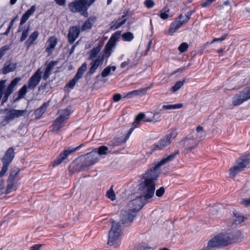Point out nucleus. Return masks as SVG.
I'll list each match as a JSON object with an SVG mask.
<instances>
[{
	"instance_id": "f704fd0d",
	"label": "nucleus",
	"mask_w": 250,
	"mask_h": 250,
	"mask_svg": "<svg viewBox=\"0 0 250 250\" xmlns=\"http://www.w3.org/2000/svg\"><path fill=\"white\" fill-rule=\"evenodd\" d=\"M29 18L30 17L25 13L22 15L21 19L20 24L18 29V32H21L22 30V25L27 21Z\"/></svg>"
},
{
	"instance_id": "f03ea898",
	"label": "nucleus",
	"mask_w": 250,
	"mask_h": 250,
	"mask_svg": "<svg viewBox=\"0 0 250 250\" xmlns=\"http://www.w3.org/2000/svg\"><path fill=\"white\" fill-rule=\"evenodd\" d=\"M239 239L238 232L229 233H221L214 236L208 243V246L205 249L210 250L211 248H222L237 242Z\"/></svg>"
},
{
	"instance_id": "7c9ffc66",
	"label": "nucleus",
	"mask_w": 250,
	"mask_h": 250,
	"mask_svg": "<svg viewBox=\"0 0 250 250\" xmlns=\"http://www.w3.org/2000/svg\"><path fill=\"white\" fill-rule=\"evenodd\" d=\"M56 63H49L46 67L44 73L43 75L42 78L44 80H46L51 74V70Z\"/></svg>"
},
{
	"instance_id": "393cba45",
	"label": "nucleus",
	"mask_w": 250,
	"mask_h": 250,
	"mask_svg": "<svg viewBox=\"0 0 250 250\" xmlns=\"http://www.w3.org/2000/svg\"><path fill=\"white\" fill-rule=\"evenodd\" d=\"M64 124L65 122L57 118L52 125V131L56 132H59Z\"/></svg>"
},
{
	"instance_id": "f3484780",
	"label": "nucleus",
	"mask_w": 250,
	"mask_h": 250,
	"mask_svg": "<svg viewBox=\"0 0 250 250\" xmlns=\"http://www.w3.org/2000/svg\"><path fill=\"white\" fill-rule=\"evenodd\" d=\"M179 154V151L177 150L172 154L167 156L166 158H164L163 159H162L160 162L157 163V164H156L154 166L152 167L151 168L154 171H159V170L158 169L160 167L168 162L172 161L175 158V157Z\"/></svg>"
},
{
	"instance_id": "864d4df0",
	"label": "nucleus",
	"mask_w": 250,
	"mask_h": 250,
	"mask_svg": "<svg viewBox=\"0 0 250 250\" xmlns=\"http://www.w3.org/2000/svg\"><path fill=\"white\" fill-rule=\"evenodd\" d=\"M126 21V19H124L121 21L118 22L116 23L113 26H111V28H113L114 30L117 29L119 28L121 26L124 24Z\"/></svg>"
},
{
	"instance_id": "7ed1b4c3",
	"label": "nucleus",
	"mask_w": 250,
	"mask_h": 250,
	"mask_svg": "<svg viewBox=\"0 0 250 250\" xmlns=\"http://www.w3.org/2000/svg\"><path fill=\"white\" fill-rule=\"evenodd\" d=\"M121 31L114 32L106 43L104 51L100 54L98 58L92 62H103L105 59L108 58L113 52V49L115 47L116 42L120 37Z\"/></svg>"
},
{
	"instance_id": "37998d69",
	"label": "nucleus",
	"mask_w": 250,
	"mask_h": 250,
	"mask_svg": "<svg viewBox=\"0 0 250 250\" xmlns=\"http://www.w3.org/2000/svg\"><path fill=\"white\" fill-rule=\"evenodd\" d=\"M194 13L193 11H190L188 12L187 14L185 15H183L182 14H181L179 17L178 19L181 20L183 17H185V20H183V22L185 24L186 22H187L190 19L191 16Z\"/></svg>"
},
{
	"instance_id": "a211bd4d",
	"label": "nucleus",
	"mask_w": 250,
	"mask_h": 250,
	"mask_svg": "<svg viewBox=\"0 0 250 250\" xmlns=\"http://www.w3.org/2000/svg\"><path fill=\"white\" fill-rule=\"evenodd\" d=\"M15 149L13 147L8 148L4 154L1 161L2 163L10 164L15 157Z\"/></svg>"
},
{
	"instance_id": "2eb2a0df",
	"label": "nucleus",
	"mask_w": 250,
	"mask_h": 250,
	"mask_svg": "<svg viewBox=\"0 0 250 250\" xmlns=\"http://www.w3.org/2000/svg\"><path fill=\"white\" fill-rule=\"evenodd\" d=\"M182 142L185 149L188 151L194 149L199 144V141H197L193 136L190 138H186L182 141Z\"/></svg>"
},
{
	"instance_id": "c756f323",
	"label": "nucleus",
	"mask_w": 250,
	"mask_h": 250,
	"mask_svg": "<svg viewBox=\"0 0 250 250\" xmlns=\"http://www.w3.org/2000/svg\"><path fill=\"white\" fill-rule=\"evenodd\" d=\"M121 36L123 41L124 42H130L132 41L134 38L133 34L131 32H126L124 33L123 34H121L120 37Z\"/></svg>"
},
{
	"instance_id": "423d86ee",
	"label": "nucleus",
	"mask_w": 250,
	"mask_h": 250,
	"mask_svg": "<svg viewBox=\"0 0 250 250\" xmlns=\"http://www.w3.org/2000/svg\"><path fill=\"white\" fill-rule=\"evenodd\" d=\"M177 134V132L175 129L169 130L164 138L152 146L153 150H158L163 149L174 140Z\"/></svg>"
},
{
	"instance_id": "6e6d98bb",
	"label": "nucleus",
	"mask_w": 250,
	"mask_h": 250,
	"mask_svg": "<svg viewBox=\"0 0 250 250\" xmlns=\"http://www.w3.org/2000/svg\"><path fill=\"white\" fill-rule=\"evenodd\" d=\"M99 64V63H93L88 71V74L90 75L93 74L95 72L96 70L98 68Z\"/></svg>"
},
{
	"instance_id": "f8f14e48",
	"label": "nucleus",
	"mask_w": 250,
	"mask_h": 250,
	"mask_svg": "<svg viewBox=\"0 0 250 250\" xmlns=\"http://www.w3.org/2000/svg\"><path fill=\"white\" fill-rule=\"evenodd\" d=\"M42 71L41 68H39L36 72L29 78L27 85L28 88L34 89L39 84L41 79Z\"/></svg>"
},
{
	"instance_id": "6e6552de",
	"label": "nucleus",
	"mask_w": 250,
	"mask_h": 250,
	"mask_svg": "<svg viewBox=\"0 0 250 250\" xmlns=\"http://www.w3.org/2000/svg\"><path fill=\"white\" fill-rule=\"evenodd\" d=\"M83 157L84 159L79 171L83 170L85 167L93 166L99 160L98 154L94 149L84 155Z\"/></svg>"
},
{
	"instance_id": "6ab92c4d",
	"label": "nucleus",
	"mask_w": 250,
	"mask_h": 250,
	"mask_svg": "<svg viewBox=\"0 0 250 250\" xmlns=\"http://www.w3.org/2000/svg\"><path fill=\"white\" fill-rule=\"evenodd\" d=\"M47 42L48 45L45 49V51L50 55L52 54L58 43V39L55 36H53L49 38Z\"/></svg>"
},
{
	"instance_id": "4be33fe9",
	"label": "nucleus",
	"mask_w": 250,
	"mask_h": 250,
	"mask_svg": "<svg viewBox=\"0 0 250 250\" xmlns=\"http://www.w3.org/2000/svg\"><path fill=\"white\" fill-rule=\"evenodd\" d=\"M185 24L183 21L179 19L175 22L171 23L168 29V34L170 35H172L182 25Z\"/></svg>"
},
{
	"instance_id": "c85d7f7f",
	"label": "nucleus",
	"mask_w": 250,
	"mask_h": 250,
	"mask_svg": "<svg viewBox=\"0 0 250 250\" xmlns=\"http://www.w3.org/2000/svg\"><path fill=\"white\" fill-rule=\"evenodd\" d=\"M206 134L204 130L203 127L201 126H198L196 128V134L194 137L197 140L200 141L204 138Z\"/></svg>"
},
{
	"instance_id": "39448f33",
	"label": "nucleus",
	"mask_w": 250,
	"mask_h": 250,
	"mask_svg": "<svg viewBox=\"0 0 250 250\" xmlns=\"http://www.w3.org/2000/svg\"><path fill=\"white\" fill-rule=\"evenodd\" d=\"M112 223V227L108 233L107 244L117 247L118 245L119 237L122 234L121 226L119 222L117 223L113 221Z\"/></svg>"
},
{
	"instance_id": "e433bc0d",
	"label": "nucleus",
	"mask_w": 250,
	"mask_h": 250,
	"mask_svg": "<svg viewBox=\"0 0 250 250\" xmlns=\"http://www.w3.org/2000/svg\"><path fill=\"white\" fill-rule=\"evenodd\" d=\"M30 31V26L28 25L26 28L24 27V29L23 27L22 28L21 36L20 39V41L21 42H23L24 41L26 40L27 37L29 35V32Z\"/></svg>"
},
{
	"instance_id": "69168bd1",
	"label": "nucleus",
	"mask_w": 250,
	"mask_h": 250,
	"mask_svg": "<svg viewBox=\"0 0 250 250\" xmlns=\"http://www.w3.org/2000/svg\"><path fill=\"white\" fill-rule=\"evenodd\" d=\"M55 2L60 6H63L65 5L66 0H54Z\"/></svg>"
},
{
	"instance_id": "0e129e2a",
	"label": "nucleus",
	"mask_w": 250,
	"mask_h": 250,
	"mask_svg": "<svg viewBox=\"0 0 250 250\" xmlns=\"http://www.w3.org/2000/svg\"><path fill=\"white\" fill-rule=\"evenodd\" d=\"M215 0H206V1L202 3V6L203 7H207Z\"/></svg>"
},
{
	"instance_id": "052dcab7",
	"label": "nucleus",
	"mask_w": 250,
	"mask_h": 250,
	"mask_svg": "<svg viewBox=\"0 0 250 250\" xmlns=\"http://www.w3.org/2000/svg\"><path fill=\"white\" fill-rule=\"evenodd\" d=\"M165 192V188L163 187H161L157 189L156 192V195L158 197H161Z\"/></svg>"
},
{
	"instance_id": "79ce46f5",
	"label": "nucleus",
	"mask_w": 250,
	"mask_h": 250,
	"mask_svg": "<svg viewBox=\"0 0 250 250\" xmlns=\"http://www.w3.org/2000/svg\"><path fill=\"white\" fill-rule=\"evenodd\" d=\"M186 81L185 80H183L182 81H178L177 82L174 86H173L171 89L173 92H175L177 91H178L185 83Z\"/></svg>"
},
{
	"instance_id": "5701e85b",
	"label": "nucleus",
	"mask_w": 250,
	"mask_h": 250,
	"mask_svg": "<svg viewBox=\"0 0 250 250\" xmlns=\"http://www.w3.org/2000/svg\"><path fill=\"white\" fill-rule=\"evenodd\" d=\"M21 80V78L20 77H16L8 85L4 92L11 94L14 91L15 87Z\"/></svg>"
},
{
	"instance_id": "cd10ccee",
	"label": "nucleus",
	"mask_w": 250,
	"mask_h": 250,
	"mask_svg": "<svg viewBox=\"0 0 250 250\" xmlns=\"http://www.w3.org/2000/svg\"><path fill=\"white\" fill-rule=\"evenodd\" d=\"M102 47L103 45L100 44L96 47L93 48L89 52V58L90 59H93L96 58L97 55L100 53Z\"/></svg>"
},
{
	"instance_id": "774afa93",
	"label": "nucleus",
	"mask_w": 250,
	"mask_h": 250,
	"mask_svg": "<svg viewBox=\"0 0 250 250\" xmlns=\"http://www.w3.org/2000/svg\"><path fill=\"white\" fill-rule=\"evenodd\" d=\"M41 246L42 245L40 244L34 245V246L31 247L30 250H40V249Z\"/></svg>"
},
{
	"instance_id": "2f4dec72",
	"label": "nucleus",
	"mask_w": 250,
	"mask_h": 250,
	"mask_svg": "<svg viewBox=\"0 0 250 250\" xmlns=\"http://www.w3.org/2000/svg\"><path fill=\"white\" fill-rule=\"evenodd\" d=\"M28 86L26 85H24L19 91L18 92V96L15 100V102H17L20 99L23 98L25 95L26 94L27 91V89L28 88Z\"/></svg>"
},
{
	"instance_id": "de8ad7c7",
	"label": "nucleus",
	"mask_w": 250,
	"mask_h": 250,
	"mask_svg": "<svg viewBox=\"0 0 250 250\" xmlns=\"http://www.w3.org/2000/svg\"><path fill=\"white\" fill-rule=\"evenodd\" d=\"M144 4L147 9L152 8L155 5V2L153 0H146Z\"/></svg>"
},
{
	"instance_id": "09e8293b",
	"label": "nucleus",
	"mask_w": 250,
	"mask_h": 250,
	"mask_svg": "<svg viewBox=\"0 0 250 250\" xmlns=\"http://www.w3.org/2000/svg\"><path fill=\"white\" fill-rule=\"evenodd\" d=\"M124 143H125V142H124V138L122 137H119V138H117L114 140V141L113 142L112 146H120Z\"/></svg>"
},
{
	"instance_id": "3c124183",
	"label": "nucleus",
	"mask_w": 250,
	"mask_h": 250,
	"mask_svg": "<svg viewBox=\"0 0 250 250\" xmlns=\"http://www.w3.org/2000/svg\"><path fill=\"white\" fill-rule=\"evenodd\" d=\"M188 45L187 42L182 43L179 46L178 49L181 53L185 52L188 48Z\"/></svg>"
},
{
	"instance_id": "b1692460",
	"label": "nucleus",
	"mask_w": 250,
	"mask_h": 250,
	"mask_svg": "<svg viewBox=\"0 0 250 250\" xmlns=\"http://www.w3.org/2000/svg\"><path fill=\"white\" fill-rule=\"evenodd\" d=\"M39 32L38 31H34L29 36V38L26 40L25 43L27 48H28L34 42L37 40L39 36Z\"/></svg>"
},
{
	"instance_id": "8fccbe9b",
	"label": "nucleus",
	"mask_w": 250,
	"mask_h": 250,
	"mask_svg": "<svg viewBox=\"0 0 250 250\" xmlns=\"http://www.w3.org/2000/svg\"><path fill=\"white\" fill-rule=\"evenodd\" d=\"M235 216L236 217V219L234 221V224L236 225L240 224L245 221V218L243 216L239 215L237 216L236 214H235Z\"/></svg>"
},
{
	"instance_id": "f257e3e1",
	"label": "nucleus",
	"mask_w": 250,
	"mask_h": 250,
	"mask_svg": "<svg viewBox=\"0 0 250 250\" xmlns=\"http://www.w3.org/2000/svg\"><path fill=\"white\" fill-rule=\"evenodd\" d=\"M160 171H154L151 168L144 175V181L142 182L138 190L140 197L147 202L154 194L155 189L154 181L159 177Z\"/></svg>"
},
{
	"instance_id": "9b49d317",
	"label": "nucleus",
	"mask_w": 250,
	"mask_h": 250,
	"mask_svg": "<svg viewBox=\"0 0 250 250\" xmlns=\"http://www.w3.org/2000/svg\"><path fill=\"white\" fill-rule=\"evenodd\" d=\"M83 146V144H82L77 147H73L72 148H68L67 149L64 150L54 161L53 166L55 167L62 164L69 154L80 149L82 146Z\"/></svg>"
},
{
	"instance_id": "bb28decb",
	"label": "nucleus",
	"mask_w": 250,
	"mask_h": 250,
	"mask_svg": "<svg viewBox=\"0 0 250 250\" xmlns=\"http://www.w3.org/2000/svg\"><path fill=\"white\" fill-rule=\"evenodd\" d=\"M17 63H8L5 65L2 69V73L3 74H7L10 72H13L16 69Z\"/></svg>"
},
{
	"instance_id": "9d476101",
	"label": "nucleus",
	"mask_w": 250,
	"mask_h": 250,
	"mask_svg": "<svg viewBox=\"0 0 250 250\" xmlns=\"http://www.w3.org/2000/svg\"><path fill=\"white\" fill-rule=\"evenodd\" d=\"M249 99H250V88L246 87L239 94L235 95L233 97L232 104L233 106H238Z\"/></svg>"
},
{
	"instance_id": "1a4fd4ad",
	"label": "nucleus",
	"mask_w": 250,
	"mask_h": 250,
	"mask_svg": "<svg viewBox=\"0 0 250 250\" xmlns=\"http://www.w3.org/2000/svg\"><path fill=\"white\" fill-rule=\"evenodd\" d=\"M146 202L147 201L143 199L142 197L139 196L130 201L126 208L131 212L135 213L136 215L137 212L143 207Z\"/></svg>"
},
{
	"instance_id": "aec40b11",
	"label": "nucleus",
	"mask_w": 250,
	"mask_h": 250,
	"mask_svg": "<svg viewBox=\"0 0 250 250\" xmlns=\"http://www.w3.org/2000/svg\"><path fill=\"white\" fill-rule=\"evenodd\" d=\"M97 18L94 16H91L89 17L83 23L81 28L82 31H84L90 30L92 25L96 21Z\"/></svg>"
},
{
	"instance_id": "58836bf2",
	"label": "nucleus",
	"mask_w": 250,
	"mask_h": 250,
	"mask_svg": "<svg viewBox=\"0 0 250 250\" xmlns=\"http://www.w3.org/2000/svg\"><path fill=\"white\" fill-rule=\"evenodd\" d=\"M145 117V114L141 112L139 113L136 117L135 119V121L133 123V125L134 126V127H137L138 126V125L139 124L140 122Z\"/></svg>"
},
{
	"instance_id": "5fc2aeb1",
	"label": "nucleus",
	"mask_w": 250,
	"mask_h": 250,
	"mask_svg": "<svg viewBox=\"0 0 250 250\" xmlns=\"http://www.w3.org/2000/svg\"><path fill=\"white\" fill-rule=\"evenodd\" d=\"M9 48L8 45H5L0 48V59L5 54Z\"/></svg>"
},
{
	"instance_id": "49530a36",
	"label": "nucleus",
	"mask_w": 250,
	"mask_h": 250,
	"mask_svg": "<svg viewBox=\"0 0 250 250\" xmlns=\"http://www.w3.org/2000/svg\"><path fill=\"white\" fill-rule=\"evenodd\" d=\"M107 197L112 201H114L115 199V194L112 189V187L107 191L106 193Z\"/></svg>"
},
{
	"instance_id": "c03bdc74",
	"label": "nucleus",
	"mask_w": 250,
	"mask_h": 250,
	"mask_svg": "<svg viewBox=\"0 0 250 250\" xmlns=\"http://www.w3.org/2000/svg\"><path fill=\"white\" fill-rule=\"evenodd\" d=\"M160 113H159V112H157L153 114V117L151 119H146L145 120H144V121L147 122L155 123L160 120Z\"/></svg>"
},
{
	"instance_id": "a18cd8bd",
	"label": "nucleus",
	"mask_w": 250,
	"mask_h": 250,
	"mask_svg": "<svg viewBox=\"0 0 250 250\" xmlns=\"http://www.w3.org/2000/svg\"><path fill=\"white\" fill-rule=\"evenodd\" d=\"M80 79H79L75 76L74 77L72 80H71L68 83L66 84V86L71 89H73L76 83Z\"/></svg>"
},
{
	"instance_id": "ea45409f",
	"label": "nucleus",
	"mask_w": 250,
	"mask_h": 250,
	"mask_svg": "<svg viewBox=\"0 0 250 250\" xmlns=\"http://www.w3.org/2000/svg\"><path fill=\"white\" fill-rule=\"evenodd\" d=\"M183 106L182 104H168V105H164L163 106V108L167 110H171L174 109H178L180 108Z\"/></svg>"
},
{
	"instance_id": "338daca9",
	"label": "nucleus",
	"mask_w": 250,
	"mask_h": 250,
	"mask_svg": "<svg viewBox=\"0 0 250 250\" xmlns=\"http://www.w3.org/2000/svg\"><path fill=\"white\" fill-rule=\"evenodd\" d=\"M242 204L246 207H250V198L244 200L242 202Z\"/></svg>"
},
{
	"instance_id": "a19ab883",
	"label": "nucleus",
	"mask_w": 250,
	"mask_h": 250,
	"mask_svg": "<svg viewBox=\"0 0 250 250\" xmlns=\"http://www.w3.org/2000/svg\"><path fill=\"white\" fill-rule=\"evenodd\" d=\"M169 11V9L167 7H165V8L160 12L159 16L163 20H166L168 18V14L167 13H168Z\"/></svg>"
},
{
	"instance_id": "4c0bfd02",
	"label": "nucleus",
	"mask_w": 250,
	"mask_h": 250,
	"mask_svg": "<svg viewBox=\"0 0 250 250\" xmlns=\"http://www.w3.org/2000/svg\"><path fill=\"white\" fill-rule=\"evenodd\" d=\"M87 68V65L86 63H83L82 66L78 69L75 76L77 77L79 79H80L83 75V74L84 71L86 70Z\"/></svg>"
},
{
	"instance_id": "412c9836",
	"label": "nucleus",
	"mask_w": 250,
	"mask_h": 250,
	"mask_svg": "<svg viewBox=\"0 0 250 250\" xmlns=\"http://www.w3.org/2000/svg\"><path fill=\"white\" fill-rule=\"evenodd\" d=\"M49 105V102L44 103L40 107L37 108L34 112V115L36 119H39L44 113Z\"/></svg>"
},
{
	"instance_id": "e2e57ef3",
	"label": "nucleus",
	"mask_w": 250,
	"mask_h": 250,
	"mask_svg": "<svg viewBox=\"0 0 250 250\" xmlns=\"http://www.w3.org/2000/svg\"><path fill=\"white\" fill-rule=\"evenodd\" d=\"M122 96L120 94L116 93L113 95V100L115 102H119L122 98Z\"/></svg>"
},
{
	"instance_id": "dca6fc26",
	"label": "nucleus",
	"mask_w": 250,
	"mask_h": 250,
	"mask_svg": "<svg viewBox=\"0 0 250 250\" xmlns=\"http://www.w3.org/2000/svg\"><path fill=\"white\" fill-rule=\"evenodd\" d=\"M81 30L80 27L77 26H73L70 28L68 34V40L70 44H72L79 37Z\"/></svg>"
},
{
	"instance_id": "473e14b6",
	"label": "nucleus",
	"mask_w": 250,
	"mask_h": 250,
	"mask_svg": "<svg viewBox=\"0 0 250 250\" xmlns=\"http://www.w3.org/2000/svg\"><path fill=\"white\" fill-rule=\"evenodd\" d=\"M116 67L115 66H108L105 67L101 73V76L103 78H105L107 77L110 74L111 71H115L116 70Z\"/></svg>"
},
{
	"instance_id": "a878e982",
	"label": "nucleus",
	"mask_w": 250,
	"mask_h": 250,
	"mask_svg": "<svg viewBox=\"0 0 250 250\" xmlns=\"http://www.w3.org/2000/svg\"><path fill=\"white\" fill-rule=\"evenodd\" d=\"M58 113L59 116L57 118L65 122V121L69 118L70 112L68 109H64L60 110Z\"/></svg>"
},
{
	"instance_id": "13d9d810",
	"label": "nucleus",
	"mask_w": 250,
	"mask_h": 250,
	"mask_svg": "<svg viewBox=\"0 0 250 250\" xmlns=\"http://www.w3.org/2000/svg\"><path fill=\"white\" fill-rule=\"evenodd\" d=\"M228 36V34H224L221 37L219 38H214L211 42L210 43H213L215 42H221L224 40H225L227 37Z\"/></svg>"
},
{
	"instance_id": "0eeeda50",
	"label": "nucleus",
	"mask_w": 250,
	"mask_h": 250,
	"mask_svg": "<svg viewBox=\"0 0 250 250\" xmlns=\"http://www.w3.org/2000/svg\"><path fill=\"white\" fill-rule=\"evenodd\" d=\"M250 163V156L245 155L238 158L236 164L229 169V175L232 178L239 172L242 171Z\"/></svg>"
},
{
	"instance_id": "4468645a",
	"label": "nucleus",
	"mask_w": 250,
	"mask_h": 250,
	"mask_svg": "<svg viewBox=\"0 0 250 250\" xmlns=\"http://www.w3.org/2000/svg\"><path fill=\"white\" fill-rule=\"evenodd\" d=\"M26 110H17L10 109L6 113L4 118V121L9 122L14 119L16 118H19L22 116L24 114L26 113Z\"/></svg>"
},
{
	"instance_id": "603ef678",
	"label": "nucleus",
	"mask_w": 250,
	"mask_h": 250,
	"mask_svg": "<svg viewBox=\"0 0 250 250\" xmlns=\"http://www.w3.org/2000/svg\"><path fill=\"white\" fill-rule=\"evenodd\" d=\"M9 164L3 163V166L0 171V177H2L8 170Z\"/></svg>"
},
{
	"instance_id": "ddd939ff",
	"label": "nucleus",
	"mask_w": 250,
	"mask_h": 250,
	"mask_svg": "<svg viewBox=\"0 0 250 250\" xmlns=\"http://www.w3.org/2000/svg\"><path fill=\"white\" fill-rule=\"evenodd\" d=\"M135 216V213L131 212L126 208L121 214L120 222L122 224L131 223Z\"/></svg>"
},
{
	"instance_id": "680f3d73",
	"label": "nucleus",
	"mask_w": 250,
	"mask_h": 250,
	"mask_svg": "<svg viewBox=\"0 0 250 250\" xmlns=\"http://www.w3.org/2000/svg\"><path fill=\"white\" fill-rule=\"evenodd\" d=\"M146 91L145 89H140L138 90H135L132 91V93L134 96H136L139 95L141 93Z\"/></svg>"
},
{
	"instance_id": "4d7b16f0",
	"label": "nucleus",
	"mask_w": 250,
	"mask_h": 250,
	"mask_svg": "<svg viewBox=\"0 0 250 250\" xmlns=\"http://www.w3.org/2000/svg\"><path fill=\"white\" fill-rule=\"evenodd\" d=\"M36 10V7L35 5H32L31 8L27 10L25 13H26L29 17L33 15V14L35 13Z\"/></svg>"
},
{
	"instance_id": "c9c22d12",
	"label": "nucleus",
	"mask_w": 250,
	"mask_h": 250,
	"mask_svg": "<svg viewBox=\"0 0 250 250\" xmlns=\"http://www.w3.org/2000/svg\"><path fill=\"white\" fill-rule=\"evenodd\" d=\"M30 31V26L28 25L26 28L24 27V29L23 27L22 28L21 36L20 39V41L21 42H23L24 41L26 40L27 37L29 35V32Z\"/></svg>"
},
{
	"instance_id": "72a5a7b5",
	"label": "nucleus",
	"mask_w": 250,
	"mask_h": 250,
	"mask_svg": "<svg viewBox=\"0 0 250 250\" xmlns=\"http://www.w3.org/2000/svg\"><path fill=\"white\" fill-rule=\"evenodd\" d=\"M96 150L98 155H106L108 153V148L106 146H99L98 148H95L94 149Z\"/></svg>"
},
{
	"instance_id": "20e7f679",
	"label": "nucleus",
	"mask_w": 250,
	"mask_h": 250,
	"mask_svg": "<svg viewBox=\"0 0 250 250\" xmlns=\"http://www.w3.org/2000/svg\"><path fill=\"white\" fill-rule=\"evenodd\" d=\"M96 0H74L68 4L69 10L73 13H79L84 17L87 18L88 16V7Z\"/></svg>"
},
{
	"instance_id": "bf43d9fd",
	"label": "nucleus",
	"mask_w": 250,
	"mask_h": 250,
	"mask_svg": "<svg viewBox=\"0 0 250 250\" xmlns=\"http://www.w3.org/2000/svg\"><path fill=\"white\" fill-rule=\"evenodd\" d=\"M150 247L146 246L144 244H139L135 249V250H147L150 249Z\"/></svg>"
}]
</instances>
